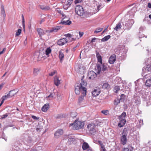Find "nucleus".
<instances>
[{
    "instance_id": "1",
    "label": "nucleus",
    "mask_w": 151,
    "mask_h": 151,
    "mask_svg": "<svg viewBox=\"0 0 151 151\" xmlns=\"http://www.w3.org/2000/svg\"><path fill=\"white\" fill-rule=\"evenodd\" d=\"M84 125L83 122L76 120L73 123L70 124V126L72 127L71 128L75 130H78L83 128Z\"/></svg>"
},
{
    "instance_id": "2",
    "label": "nucleus",
    "mask_w": 151,
    "mask_h": 151,
    "mask_svg": "<svg viewBox=\"0 0 151 151\" xmlns=\"http://www.w3.org/2000/svg\"><path fill=\"white\" fill-rule=\"evenodd\" d=\"M87 128L89 133L94 134L96 131V125L93 124H89L87 126Z\"/></svg>"
},
{
    "instance_id": "3",
    "label": "nucleus",
    "mask_w": 151,
    "mask_h": 151,
    "mask_svg": "<svg viewBox=\"0 0 151 151\" xmlns=\"http://www.w3.org/2000/svg\"><path fill=\"white\" fill-rule=\"evenodd\" d=\"M75 12L79 16H83L84 14V9L81 6H77L76 7Z\"/></svg>"
},
{
    "instance_id": "4",
    "label": "nucleus",
    "mask_w": 151,
    "mask_h": 151,
    "mask_svg": "<svg viewBox=\"0 0 151 151\" xmlns=\"http://www.w3.org/2000/svg\"><path fill=\"white\" fill-rule=\"evenodd\" d=\"M85 67L82 64H81L76 67V72L81 74L84 73L85 70Z\"/></svg>"
},
{
    "instance_id": "5",
    "label": "nucleus",
    "mask_w": 151,
    "mask_h": 151,
    "mask_svg": "<svg viewBox=\"0 0 151 151\" xmlns=\"http://www.w3.org/2000/svg\"><path fill=\"white\" fill-rule=\"evenodd\" d=\"M86 85V82L82 81L79 84H78V86L81 87V89L83 90V92H82V94L84 95H86V89L85 87Z\"/></svg>"
},
{
    "instance_id": "6",
    "label": "nucleus",
    "mask_w": 151,
    "mask_h": 151,
    "mask_svg": "<svg viewBox=\"0 0 151 151\" xmlns=\"http://www.w3.org/2000/svg\"><path fill=\"white\" fill-rule=\"evenodd\" d=\"M122 135L121 137V143L123 145H124L127 143V134L124 132V130L122 133Z\"/></svg>"
},
{
    "instance_id": "7",
    "label": "nucleus",
    "mask_w": 151,
    "mask_h": 151,
    "mask_svg": "<svg viewBox=\"0 0 151 151\" xmlns=\"http://www.w3.org/2000/svg\"><path fill=\"white\" fill-rule=\"evenodd\" d=\"M97 76V74L93 71H89L88 73V76L89 79H93Z\"/></svg>"
},
{
    "instance_id": "8",
    "label": "nucleus",
    "mask_w": 151,
    "mask_h": 151,
    "mask_svg": "<svg viewBox=\"0 0 151 151\" xmlns=\"http://www.w3.org/2000/svg\"><path fill=\"white\" fill-rule=\"evenodd\" d=\"M68 42V40L65 38H63L59 40L57 42V44L60 46H62Z\"/></svg>"
},
{
    "instance_id": "9",
    "label": "nucleus",
    "mask_w": 151,
    "mask_h": 151,
    "mask_svg": "<svg viewBox=\"0 0 151 151\" xmlns=\"http://www.w3.org/2000/svg\"><path fill=\"white\" fill-rule=\"evenodd\" d=\"M75 93L77 95H79L80 92L82 93L83 92V90H81V87L78 86V84L76 85L75 86Z\"/></svg>"
},
{
    "instance_id": "10",
    "label": "nucleus",
    "mask_w": 151,
    "mask_h": 151,
    "mask_svg": "<svg viewBox=\"0 0 151 151\" xmlns=\"http://www.w3.org/2000/svg\"><path fill=\"white\" fill-rule=\"evenodd\" d=\"M116 59V55H113L110 57L109 60V62L110 64H113L115 61Z\"/></svg>"
},
{
    "instance_id": "11",
    "label": "nucleus",
    "mask_w": 151,
    "mask_h": 151,
    "mask_svg": "<svg viewBox=\"0 0 151 151\" xmlns=\"http://www.w3.org/2000/svg\"><path fill=\"white\" fill-rule=\"evenodd\" d=\"M100 93V90L99 88L95 89L92 92V93L93 96L94 97H96L98 96Z\"/></svg>"
},
{
    "instance_id": "12",
    "label": "nucleus",
    "mask_w": 151,
    "mask_h": 151,
    "mask_svg": "<svg viewBox=\"0 0 151 151\" xmlns=\"http://www.w3.org/2000/svg\"><path fill=\"white\" fill-rule=\"evenodd\" d=\"M63 134V131L62 129L58 130L55 134V137L56 138H58Z\"/></svg>"
},
{
    "instance_id": "13",
    "label": "nucleus",
    "mask_w": 151,
    "mask_h": 151,
    "mask_svg": "<svg viewBox=\"0 0 151 151\" xmlns=\"http://www.w3.org/2000/svg\"><path fill=\"white\" fill-rule=\"evenodd\" d=\"M102 65L99 64H97L95 68V70L97 73L99 74L101 71Z\"/></svg>"
},
{
    "instance_id": "14",
    "label": "nucleus",
    "mask_w": 151,
    "mask_h": 151,
    "mask_svg": "<svg viewBox=\"0 0 151 151\" xmlns=\"http://www.w3.org/2000/svg\"><path fill=\"white\" fill-rule=\"evenodd\" d=\"M67 18L68 19L67 20H65V18H63V21L61 23L63 24H65L66 25H69L71 23V22L69 20V18Z\"/></svg>"
},
{
    "instance_id": "15",
    "label": "nucleus",
    "mask_w": 151,
    "mask_h": 151,
    "mask_svg": "<svg viewBox=\"0 0 151 151\" xmlns=\"http://www.w3.org/2000/svg\"><path fill=\"white\" fill-rule=\"evenodd\" d=\"M54 82L55 84L57 86H58L60 83V80L59 79L57 76H55L54 78Z\"/></svg>"
},
{
    "instance_id": "16",
    "label": "nucleus",
    "mask_w": 151,
    "mask_h": 151,
    "mask_svg": "<svg viewBox=\"0 0 151 151\" xmlns=\"http://www.w3.org/2000/svg\"><path fill=\"white\" fill-rule=\"evenodd\" d=\"M118 124V126L119 127H121L123 126L125 124L126 121V120H120Z\"/></svg>"
},
{
    "instance_id": "17",
    "label": "nucleus",
    "mask_w": 151,
    "mask_h": 151,
    "mask_svg": "<svg viewBox=\"0 0 151 151\" xmlns=\"http://www.w3.org/2000/svg\"><path fill=\"white\" fill-rule=\"evenodd\" d=\"M61 28V26H57L55 27L52 28L51 30H50L49 31L50 32H56L59 30Z\"/></svg>"
},
{
    "instance_id": "18",
    "label": "nucleus",
    "mask_w": 151,
    "mask_h": 151,
    "mask_svg": "<svg viewBox=\"0 0 151 151\" xmlns=\"http://www.w3.org/2000/svg\"><path fill=\"white\" fill-rule=\"evenodd\" d=\"M37 30L40 37H41L45 34L44 31L40 28H37Z\"/></svg>"
},
{
    "instance_id": "19",
    "label": "nucleus",
    "mask_w": 151,
    "mask_h": 151,
    "mask_svg": "<svg viewBox=\"0 0 151 151\" xmlns=\"http://www.w3.org/2000/svg\"><path fill=\"white\" fill-rule=\"evenodd\" d=\"M49 104H46L42 107V111L46 112L47 111L48 109L49 108Z\"/></svg>"
},
{
    "instance_id": "20",
    "label": "nucleus",
    "mask_w": 151,
    "mask_h": 151,
    "mask_svg": "<svg viewBox=\"0 0 151 151\" xmlns=\"http://www.w3.org/2000/svg\"><path fill=\"white\" fill-rule=\"evenodd\" d=\"M18 91L17 89H15L10 91L9 93L10 95V96L12 97L16 94Z\"/></svg>"
},
{
    "instance_id": "21",
    "label": "nucleus",
    "mask_w": 151,
    "mask_h": 151,
    "mask_svg": "<svg viewBox=\"0 0 151 151\" xmlns=\"http://www.w3.org/2000/svg\"><path fill=\"white\" fill-rule=\"evenodd\" d=\"M126 114L125 112H123L122 114L119 117V119L120 120H125V117L126 116Z\"/></svg>"
},
{
    "instance_id": "22",
    "label": "nucleus",
    "mask_w": 151,
    "mask_h": 151,
    "mask_svg": "<svg viewBox=\"0 0 151 151\" xmlns=\"http://www.w3.org/2000/svg\"><path fill=\"white\" fill-rule=\"evenodd\" d=\"M64 56V55L63 53L61 51H60L59 52V57L60 59V61L61 62H62Z\"/></svg>"
},
{
    "instance_id": "23",
    "label": "nucleus",
    "mask_w": 151,
    "mask_h": 151,
    "mask_svg": "<svg viewBox=\"0 0 151 151\" xmlns=\"http://www.w3.org/2000/svg\"><path fill=\"white\" fill-rule=\"evenodd\" d=\"M121 24L120 22H118L116 25L115 27L114 28V29L116 30V31H118L121 28Z\"/></svg>"
},
{
    "instance_id": "24",
    "label": "nucleus",
    "mask_w": 151,
    "mask_h": 151,
    "mask_svg": "<svg viewBox=\"0 0 151 151\" xmlns=\"http://www.w3.org/2000/svg\"><path fill=\"white\" fill-rule=\"evenodd\" d=\"M89 146L88 144L86 142H84L83 144L82 148L83 150H85L89 148Z\"/></svg>"
},
{
    "instance_id": "25",
    "label": "nucleus",
    "mask_w": 151,
    "mask_h": 151,
    "mask_svg": "<svg viewBox=\"0 0 151 151\" xmlns=\"http://www.w3.org/2000/svg\"><path fill=\"white\" fill-rule=\"evenodd\" d=\"M40 7L41 9L45 11L49 10L50 9L49 7L47 6L41 5Z\"/></svg>"
},
{
    "instance_id": "26",
    "label": "nucleus",
    "mask_w": 151,
    "mask_h": 151,
    "mask_svg": "<svg viewBox=\"0 0 151 151\" xmlns=\"http://www.w3.org/2000/svg\"><path fill=\"white\" fill-rule=\"evenodd\" d=\"M102 87L104 89H107L110 88V86L108 83H105L103 84Z\"/></svg>"
},
{
    "instance_id": "27",
    "label": "nucleus",
    "mask_w": 151,
    "mask_h": 151,
    "mask_svg": "<svg viewBox=\"0 0 151 151\" xmlns=\"http://www.w3.org/2000/svg\"><path fill=\"white\" fill-rule=\"evenodd\" d=\"M86 95H84L83 94H82V95L79 97L78 98V103H81L82 102L84 99V97Z\"/></svg>"
},
{
    "instance_id": "28",
    "label": "nucleus",
    "mask_w": 151,
    "mask_h": 151,
    "mask_svg": "<svg viewBox=\"0 0 151 151\" xmlns=\"http://www.w3.org/2000/svg\"><path fill=\"white\" fill-rule=\"evenodd\" d=\"M145 85L146 86L148 87H150L151 86V78L146 81Z\"/></svg>"
},
{
    "instance_id": "29",
    "label": "nucleus",
    "mask_w": 151,
    "mask_h": 151,
    "mask_svg": "<svg viewBox=\"0 0 151 151\" xmlns=\"http://www.w3.org/2000/svg\"><path fill=\"white\" fill-rule=\"evenodd\" d=\"M96 57L98 60V62L100 63L101 64H102V58L101 56L99 55L98 53L96 54Z\"/></svg>"
},
{
    "instance_id": "30",
    "label": "nucleus",
    "mask_w": 151,
    "mask_h": 151,
    "mask_svg": "<svg viewBox=\"0 0 151 151\" xmlns=\"http://www.w3.org/2000/svg\"><path fill=\"white\" fill-rule=\"evenodd\" d=\"M120 99L118 98L115 99L114 102V104L115 105H117L119 104L120 102Z\"/></svg>"
},
{
    "instance_id": "31",
    "label": "nucleus",
    "mask_w": 151,
    "mask_h": 151,
    "mask_svg": "<svg viewBox=\"0 0 151 151\" xmlns=\"http://www.w3.org/2000/svg\"><path fill=\"white\" fill-rule=\"evenodd\" d=\"M110 37H111L110 35L106 36L101 39V41L102 42L106 41L108 40Z\"/></svg>"
},
{
    "instance_id": "32",
    "label": "nucleus",
    "mask_w": 151,
    "mask_h": 151,
    "mask_svg": "<svg viewBox=\"0 0 151 151\" xmlns=\"http://www.w3.org/2000/svg\"><path fill=\"white\" fill-rule=\"evenodd\" d=\"M40 69L38 68H34V74L35 75H37L39 73Z\"/></svg>"
},
{
    "instance_id": "33",
    "label": "nucleus",
    "mask_w": 151,
    "mask_h": 151,
    "mask_svg": "<svg viewBox=\"0 0 151 151\" xmlns=\"http://www.w3.org/2000/svg\"><path fill=\"white\" fill-rule=\"evenodd\" d=\"M51 49L50 47L48 48L45 51L46 55H48L51 52Z\"/></svg>"
},
{
    "instance_id": "34",
    "label": "nucleus",
    "mask_w": 151,
    "mask_h": 151,
    "mask_svg": "<svg viewBox=\"0 0 151 151\" xmlns=\"http://www.w3.org/2000/svg\"><path fill=\"white\" fill-rule=\"evenodd\" d=\"M102 67V71H107V66L104 65L103 64L102 65H101Z\"/></svg>"
},
{
    "instance_id": "35",
    "label": "nucleus",
    "mask_w": 151,
    "mask_h": 151,
    "mask_svg": "<svg viewBox=\"0 0 151 151\" xmlns=\"http://www.w3.org/2000/svg\"><path fill=\"white\" fill-rule=\"evenodd\" d=\"M103 29V28H97L96 29V30L94 32V33H97L100 32H101Z\"/></svg>"
},
{
    "instance_id": "36",
    "label": "nucleus",
    "mask_w": 151,
    "mask_h": 151,
    "mask_svg": "<svg viewBox=\"0 0 151 151\" xmlns=\"http://www.w3.org/2000/svg\"><path fill=\"white\" fill-rule=\"evenodd\" d=\"M75 140V139L73 138L70 137L68 139V141L70 144H72L73 142Z\"/></svg>"
},
{
    "instance_id": "37",
    "label": "nucleus",
    "mask_w": 151,
    "mask_h": 151,
    "mask_svg": "<svg viewBox=\"0 0 151 151\" xmlns=\"http://www.w3.org/2000/svg\"><path fill=\"white\" fill-rule=\"evenodd\" d=\"M2 97H3V98L5 100H6L8 98H9L11 97V96H10V95L9 94V93L7 94L6 95L2 96Z\"/></svg>"
},
{
    "instance_id": "38",
    "label": "nucleus",
    "mask_w": 151,
    "mask_h": 151,
    "mask_svg": "<svg viewBox=\"0 0 151 151\" xmlns=\"http://www.w3.org/2000/svg\"><path fill=\"white\" fill-rule=\"evenodd\" d=\"M9 114V113H6L1 116V119H3L6 118L8 116V115Z\"/></svg>"
},
{
    "instance_id": "39",
    "label": "nucleus",
    "mask_w": 151,
    "mask_h": 151,
    "mask_svg": "<svg viewBox=\"0 0 151 151\" xmlns=\"http://www.w3.org/2000/svg\"><path fill=\"white\" fill-rule=\"evenodd\" d=\"M53 97V95L52 94H50L46 97L47 100H51Z\"/></svg>"
},
{
    "instance_id": "40",
    "label": "nucleus",
    "mask_w": 151,
    "mask_h": 151,
    "mask_svg": "<svg viewBox=\"0 0 151 151\" xmlns=\"http://www.w3.org/2000/svg\"><path fill=\"white\" fill-rule=\"evenodd\" d=\"M73 0H68L66 5L67 6H70L72 3Z\"/></svg>"
},
{
    "instance_id": "41",
    "label": "nucleus",
    "mask_w": 151,
    "mask_h": 151,
    "mask_svg": "<svg viewBox=\"0 0 151 151\" xmlns=\"http://www.w3.org/2000/svg\"><path fill=\"white\" fill-rule=\"evenodd\" d=\"M77 116V113L76 112H72L71 113V116L72 117H75Z\"/></svg>"
},
{
    "instance_id": "42",
    "label": "nucleus",
    "mask_w": 151,
    "mask_h": 151,
    "mask_svg": "<svg viewBox=\"0 0 151 151\" xmlns=\"http://www.w3.org/2000/svg\"><path fill=\"white\" fill-rule=\"evenodd\" d=\"M120 88L119 86H116L114 88V91L115 92L117 93V92L119 90Z\"/></svg>"
},
{
    "instance_id": "43",
    "label": "nucleus",
    "mask_w": 151,
    "mask_h": 151,
    "mask_svg": "<svg viewBox=\"0 0 151 151\" xmlns=\"http://www.w3.org/2000/svg\"><path fill=\"white\" fill-rule=\"evenodd\" d=\"M21 31L22 30L21 29H18L16 33V35L17 36L19 35L20 34Z\"/></svg>"
},
{
    "instance_id": "44",
    "label": "nucleus",
    "mask_w": 151,
    "mask_h": 151,
    "mask_svg": "<svg viewBox=\"0 0 151 151\" xmlns=\"http://www.w3.org/2000/svg\"><path fill=\"white\" fill-rule=\"evenodd\" d=\"M101 148L100 149L101 151H106V150L104 146L102 144H101Z\"/></svg>"
},
{
    "instance_id": "45",
    "label": "nucleus",
    "mask_w": 151,
    "mask_h": 151,
    "mask_svg": "<svg viewBox=\"0 0 151 151\" xmlns=\"http://www.w3.org/2000/svg\"><path fill=\"white\" fill-rule=\"evenodd\" d=\"M145 70V71L146 72H149L151 71V68L149 67H146L145 69H143V70Z\"/></svg>"
},
{
    "instance_id": "46",
    "label": "nucleus",
    "mask_w": 151,
    "mask_h": 151,
    "mask_svg": "<svg viewBox=\"0 0 151 151\" xmlns=\"http://www.w3.org/2000/svg\"><path fill=\"white\" fill-rule=\"evenodd\" d=\"M101 113L105 115H107L109 114V111L108 110H102L101 111Z\"/></svg>"
},
{
    "instance_id": "47",
    "label": "nucleus",
    "mask_w": 151,
    "mask_h": 151,
    "mask_svg": "<svg viewBox=\"0 0 151 151\" xmlns=\"http://www.w3.org/2000/svg\"><path fill=\"white\" fill-rule=\"evenodd\" d=\"M57 73L56 70H54L49 74V75L50 76H53L55 73Z\"/></svg>"
},
{
    "instance_id": "48",
    "label": "nucleus",
    "mask_w": 151,
    "mask_h": 151,
    "mask_svg": "<svg viewBox=\"0 0 151 151\" xmlns=\"http://www.w3.org/2000/svg\"><path fill=\"white\" fill-rule=\"evenodd\" d=\"M82 0H76L75 1V4H76L81 2Z\"/></svg>"
},
{
    "instance_id": "49",
    "label": "nucleus",
    "mask_w": 151,
    "mask_h": 151,
    "mask_svg": "<svg viewBox=\"0 0 151 151\" xmlns=\"http://www.w3.org/2000/svg\"><path fill=\"white\" fill-rule=\"evenodd\" d=\"M32 118L33 119H35V120H37V119H39V118H38L35 116H32Z\"/></svg>"
},
{
    "instance_id": "50",
    "label": "nucleus",
    "mask_w": 151,
    "mask_h": 151,
    "mask_svg": "<svg viewBox=\"0 0 151 151\" xmlns=\"http://www.w3.org/2000/svg\"><path fill=\"white\" fill-rule=\"evenodd\" d=\"M6 50V48H4L3 50L1 52H0V55L2 54L4 52H5Z\"/></svg>"
},
{
    "instance_id": "51",
    "label": "nucleus",
    "mask_w": 151,
    "mask_h": 151,
    "mask_svg": "<svg viewBox=\"0 0 151 151\" xmlns=\"http://www.w3.org/2000/svg\"><path fill=\"white\" fill-rule=\"evenodd\" d=\"M79 34L80 36V37H81L83 36V33L82 32H79Z\"/></svg>"
},
{
    "instance_id": "52",
    "label": "nucleus",
    "mask_w": 151,
    "mask_h": 151,
    "mask_svg": "<svg viewBox=\"0 0 151 151\" xmlns=\"http://www.w3.org/2000/svg\"><path fill=\"white\" fill-rule=\"evenodd\" d=\"M65 36L67 37H71V35L70 34L68 33L65 35Z\"/></svg>"
},
{
    "instance_id": "53",
    "label": "nucleus",
    "mask_w": 151,
    "mask_h": 151,
    "mask_svg": "<svg viewBox=\"0 0 151 151\" xmlns=\"http://www.w3.org/2000/svg\"><path fill=\"white\" fill-rule=\"evenodd\" d=\"M1 99H2V101L0 103V104L1 105H2V104L4 103V101L5 100L2 97Z\"/></svg>"
},
{
    "instance_id": "54",
    "label": "nucleus",
    "mask_w": 151,
    "mask_h": 151,
    "mask_svg": "<svg viewBox=\"0 0 151 151\" xmlns=\"http://www.w3.org/2000/svg\"><path fill=\"white\" fill-rule=\"evenodd\" d=\"M1 99H2V101L0 103V104L1 105H2V104L4 103V101L5 100L2 97Z\"/></svg>"
},
{
    "instance_id": "55",
    "label": "nucleus",
    "mask_w": 151,
    "mask_h": 151,
    "mask_svg": "<svg viewBox=\"0 0 151 151\" xmlns=\"http://www.w3.org/2000/svg\"><path fill=\"white\" fill-rule=\"evenodd\" d=\"M122 151H129V150L128 148H125L123 149Z\"/></svg>"
},
{
    "instance_id": "56",
    "label": "nucleus",
    "mask_w": 151,
    "mask_h": 151,
    "mask_svg": "<svg viewBox=\"0 0 151 151\" xmlns=\"http://www.w3.org/2000/svg\"><path fill=\"white\" fill-rule=\"evenodd\" d=\"M96 39V38H93L91 41V42H94L95 41V40Z\"/></svg>"
},
{
    "instance_id": "57",
    "label": "nucleus",
    "mask_w": 151,
    "mask_h": 151,
    "mask_svg": "<svg viewBox=\"0 0 151 151\" xmlns=\"http://www.w3.org/2000/svg\"><path fill=\"white\" fill-rule=\"evenodd\" d=\"M147 6L150 8H151V4L150 3H149L148 4Z\"/></svg>"
},
{
    "instance_id": "58",
    "label": "nucleus",
    "mask_w": 151,
    "mask_h": 151,
    "mask_svg": "<svg viewBox=\"0 0 151 151\" xmlns=\"http://www.w3.org/2000/svg\"><path fill=\"white\" fill-rule=\"evenodd\" d=\"M58 12H59V13L60 14H62V16H63V17H64L65 16V15H64V14H63L62 13H61V12L60 11H58Z\"/></svg>"
},
{
    "instance_id": "59",
    "label": "nucleus",
    "mask_w": 151,
    "mask_h": 151,
    "mask_svg": "<svg viewBox=\"0 0 151 151\" xmlns=\"http://www.w3.org/2000/svg\"><path fill=\"white\" fill-rule=\"evenodd\" d=\"M137 101H138V103L137 102L135 101V102L136 103H137L138 104H139L140 102V100L139 99H137Z\"/></svg>"
},
{
    "instance_id": "60",
    "label": "nucleus",
    "mask_w": 151,
    "mask_h": 151,
    "mask_svg": "<svg viewBox=\"0 0 151 151\" xmlns=\"http://www.w3.org/2000/svg\"><path fill=\"white\" fill-rule=\"evenodd\" d=\"M22 22V26H23V27L24 28H25V24H24V22Z\"/></svg>"
},
{
    "instance_id": "61",
    "label": "nucleus",
    "mask_w": 151,
    "mask_h": 151,
    "mask_svg": "<svg viewBox=\"0 0 151 151\" xmlns=\"http://www.w3.org/2000/svg\"><path fill=\"white\" fill-rule=\"evenodd\" d=\"M27 43V39H26L24 42V44L25 45H26Z\"/></svg>"
},
{
    "instance_id": "62",
    "label": "nucleus",
    "mask_w": 151,
    "mask_h": 151,
    "mask_svg": "<svg viewBox=\"0 0 151 151\" xmlns=\"http://www.w3.org/2000/svg\"><path fill=\"white\" fill-rule=\"evenodd\" d=\"M22 22H24V16L23 15H22Z\"/></svg>"
},
{
    "instance_id": "63",
    "label": "nucleus",
    "mask_w": 151,
    "mask_h": 151,
    "mask_svg": "<svg viewBox=\"0 0 151 151\" xmlns=\"http://www.w3.org/2000/svg\"><path fill=\"white\" fill-rule=\"evenodd\" d=\"M41 128H38V127H37V128H36V130L37 131H39V130H40V129H41Z\"/></svg>"
},
{
    "instance_id": "64",
    "label": "nucleus",
    "mask_w": 151,
    "mask_h": 151,
    "mask_svg": "<svg viewBox=\"0 0 151 151\" xmlns=\"http://www.w3.org/2000/svg\"><path fill=\"white\" fill-rule=\"evenodd\" d=\"M148 144L149 145H151V141H149L148 142Z\"/></svg>"
}]
</instances>
